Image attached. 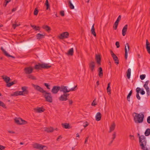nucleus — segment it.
I'll return each mask as SVG.
<instances>
[{
  "label": "nucleus",
  "instance_id": "obj_1",
  "mask_svg": "<svg viewBox=\"0 0 150 150\" xmlns=\"http://www.w3.org/2000/svg\"><path fill=\"white\" fill-rule=\"evenodd\" d=\"M135 115L134 117V120L136 123H139L143 122L144 118V115L142 113L138 114L135 112Z\"/></svg>",
  "mask_w": 150,
  "mask_h": 150
},
{
  "label": "nucleus",
  "instance_id": "obj_2",
  "mask_svg": "<svg viewBox=\"0 0 150 150\" xmlns=\"http://www.w3.org/2000/svg\"><path fill=\"white\" fill-rule=\"evenodd\" d=\"M139 143L141 149L142 150L145 149V146L146 144V137L144 135H141L139 137Z\"/></svg>",
  "mask_w": 150,
  "mask_h": 150
},
{
  "label": "nucleus",
  "instance_id": "obj_3",
  "mask_svg": "<svg viewBox=\"0 0 150 150\" xmlns=\"http://www.w3.org/2000/svg\"><path fill=\"white\" fill-rule=\"evenodd\" d=\"M51 67V66L48 65L47 64L44 63L41 64L40 63H38V64L35 65L34 66V69L36 70L40 69L41 68L48 69Z\"/></svg>",
  "mask_w": 150,
  "mask_h": 150
},
{
  "label": "nucleus",
  "instance_id": "obj_4",
  "mask_svg": "<svg viewBox=\"0 0 150 150\" xmlns=\"http://www.w3.org/2000/svg\"><path fill=\"white\" fill-rule=\"evenodd\" d=\"M77 87V85L75 86L74 88H71L70 89H68L67 87L64 86H60V91L61 92H63L64 93H69L70 91H74L76 90V88Z\"/></svg>",
  "mask_w": 150,
  "mask_h": 150
},
{
  "label": "nucleus",
  "instance_id": "obj_5",
  "mask_svg": "<svg viewBox=\"0 0 150 150\" xmlns=\"http://www.w3.org/2000/svg\"><path fill=\"white\" fill-rule=\"evenodd\" d=\"M43 95L46 101L50 103L52 102V97L50 93L47 92L46 91V92H45Z\"/></svg>",
  "mask_w": 150,
  "mask_h": 150
},
{
  "label": "nucleus",
  "instance_id": "obj_6",
  "mask_svg": "<svg viewBox=\"0 0 150 150\" xmlns=\"http://www.w3.org/2000/svg\"><path fill=\"white\" fill-rule=\"evenodd\" d=\"M15 122L18 125H24L27 123V121L23 120L21 118L16 117L14 119Z\"/></svg>",
  "mask_w": 150,
  "mask_h": 150
},
{
  "label": "nucleus",
  "instance_id": "obj_7",
  "mask_svg": "<svg viewBox=\"0 0 150 150\" xmlns=\"http://www.w3.org/2000/svg\"><path fill=\"white\" fill-rule=\"evenodd\" d=\"M32 85L34 89L40 92L43 94L45 92H46L42 88L39 86L36 85L34 84H32Z\"/></svg>",
  "mask_w": 150,
  "mask_h": 150
},
{
  "label": "nucleus",
  "instance_id": "obj_8",
  "mask_svg": "<svg viewBox=\"0 0 150 150\" xmlns=\"http://www.w3.org/2000/svg\"><path fill=\"white\" fill-rule=\"evenodd\" d=\"M33 148L34 149H36L40 150L44 149V147H46V148H47L46 146L38 144V143H35L33 144ZM44 149L46 150V149Z\"/></svg>",
  "mask_w": 150,
  "mask_h": 150
},
{
  "label": "nucleus",
  "instance_id": "obj_9",
  "mask_svg": "<svg viewBox=\"0 0 150 150\" xmlns=\"http://www.w3.org/2000/svg\"><path fill=\"white\" fill-rule=\"evenodd\" d=\"M24 70L25 74H29L33 72V68L31 66H30L25 68Z\"/></svg>",
  "mask_w": 150,
  "mask_h": 150
},
{
  "label": "nucleus",
  "instance_id": "obj_10",
  "mask_svg": "<svg viewBox=\"0 0 150 150\" xmlns=\"http://www.w3.org/2000/svg\"><path fill=\"white\" fill-rule=\"evenodd\" d=\"M69 33L67 32L62 33L59 36V38L61 39L65 38H67L69 37Z\"/></svg>",
  "mask_w": 150,
  "mask_h": 150
},
{
  "label": "nucleus",
  "instance_id": "obj_11",
  "mask_svg": "<svg viewBox=\"0 0 150 150\" xmlns=\"http://www.w3.org/2000/svg\"><path fill=\"white\" fill-rule=\"evenodd\" d=\"M129 50V46L128 43H126L125 45V58L126 60L127 59L128 53Z\"/></svg>",
  "mask_w": 150,
  "mask_h": 150
},
{
  "label": "nucleus",
  "instance_id": "obj_12",
  "mask_svg": "<svg viewBox=\"0 0 150 150\" xmlns=\"http://www.w3.org/2000/svg\"><path fill=\"white\" fill-rule=\"evenodd\" d=\"M60 86H54L53 87L51 92L53 94H57L60 91Z\"/></svg>",
  "mask_w": 150,
  "mask_h": 150
},
{
  "label": "nucleus",
  "instance_id": "obj_13",
  "mask_svg": "<svg viewBox=\"0 0 150 150\" xmlns=\"http://www.w3.org/2000/svg\"><path fill=\"white\" fill-rule=\"evenodd\" d=\"M110 53L112 56V57L113 59L115 61V63L116 64H118L119 63V60L117 57L115 55V54L113 53L112 51V50L110 51Z\"/></svg>",
  "mask_w": 150,
  "mask_h": 150
},
{
  "label": "nucleus",
  "instance_id": "obj_14",
  "mask_svg": "<svg viewBox=\"0 0 150 150\" xmlns=\"http://www.w3.org/2000/svg\"><path fill=\"white\" fill-rule=\"evenodd\" d=\"M95 62L94 61L91 62L89 64V68L92 72H93L95 67Z\"/></svg>",
  "mask_w": 150,
  "mask_h": 150
},
{
  "label": "nucleus",
  "instance_id": "obj_15",
  "mask_svg": "<svg viewBox=\"0 0 150 150\" xmlns=\"http://www.w3.org/2000/svg\"><path fill=\"white\" fill-rule=\"evenodd\" d=\"M95 59L97 64L98 65H101V57L100 54H96Z\"/></svg>",
  "mask_w": 150,
  "mask_h": 150
},
{
  "label": "nucleus",
  "instance_id": "obj_16",
  "mask_svg": "<svg viewBox=\"0 0 150 150\" xmlns=\"http://www.w3.org/2000/svg\"><path fill=\"white\" fill-rule=\"evenodd\" d=\"M1 50L4 53V55L8 57H11L13 58H15V57L13 56H11L2 47H1Z\"/></svg>",
  "mask_w": 150,
  "mask_h": 150
},
{
  "label": "nucleus",
  "instance_id": "obj_17",
  "mask_svg": "<svg viewBox=\"0 0 150 150\" xmlns=\"http://www.w3.org/2000/svg\"><path fill=\"white\" fill-rule=\"evenodd\" d=\"M34 110L36 112L38 113L43 112L45 110V109H44L42 107L40 108L38 107L36 108H34Z\"/></svg>",
  "mask_w": 150,
  "mask_h": 150
},
{
  "label": "nucleus",
  "instance_id": "obj_18",
  "mask_svg": "<svg viewBox=\"0 0 150 150\" xmlns=\"http://www.w3.org/2000/svg\"><path fill=\"white\" fill-rule=\"evenodd\" d=\"M66 95L64 93L61 96L59 97V100L61 101H66L68 100V98L66 97Z\"/></svg>",
  "mask_w": 150,
  "mask_h": 150
},
{
  "label": "nucleus",
  "instance_id": "obj_19",
  "mask_svg": "<svg viewBox=\"0 0 150 150\" xmlns=\"http://www.w3.org/2000/svg\"><path fill=\"white\" fill-rule=\"evenodd\" d=\"M146 47L148 52L150 54V44L147 40H146Z\"/></svg>",
  "mask_w": 150,
  "mask_h": 150
},
{
  "label": "nucleus",
  "instance_id": "obj_20",
  "mask_svg": "<svg viewBox=\"0 0 150 150\" xmlns=\"http://www.w3.org/2000/svg\"><path fill=\"white\" fill-rule=\"evenodd\" d=\"M127 27L128 25L127 24H126L123 28L122 31V33L123 36H125L126 34V32L127 29Z\"/></svg>",
  "mask_w": 150,
  "mask_h": 150
},
{
  "label": "nucleus",
  "instance_id": "obj_21",
  "mask_svg": "<svg viewBox=\"0 0 150 150\" xmlns=\"http://www.w3.org/2000/svg\"><path fill=\"white\" fill-rule=\"evenodd\" d=\"M102 115L100 112H98L96 114V119L97 121H99L100 120Z\"/></svg>",
  "mask_w": 150,
  "mask_h": 150
},
{
  "label": "nucleus",
  "instance_id": "obj_22",
  "mask_svg": "<svg viewBox=\"0 0 150 150\" xmlns=\"http://www.w3.org/2000/svg\"><path fill=\"white\" fill-rule=\"evenodd\" d=\"M115 125L114 122H113L111 125L110 128V130L109 131V133L111 132L112 131H113L115 128Z\"/></svg>",
  "mask_w": 150,
  "mask_h": 150
},
{
  "label": "nucleus",
  "instance_id": "obj_23",
  "mask_svg": "<svg viewBox=\"0 0 150 150\" xmlns=\"http://www.w3.org/2000/svg\"><path fill=\"white\" fill-rule=\"evenodd\" d=\"M98 76L100 78H102L103 76V71L102 68L100 67L98 68Z\"/></svg>",
  "mask_w": 150,
  "mask_h": 150
},
{
  "label": "nucleus",
  "instance_id": "obj_24",
  "mask_svg": "<svg viewBox=\"0 0 150 150\" xmlns=\"http://www.w3.org/2000/svg\"><path fill=\"white\" fill-rule=\"evenodd\" d=\"M141 90L140 88L139 87H137L136 89V91L137 92L136 97L138 100H140V97L139 94V92Z\"/></svg>",
  "mask_w": 150,
  "mask_h": 150
},
{
  "label": "nucleus",
  "instance_id": "obj_25",
  "mask_svg": "<svg viewBox=\"0 0 150 150\" xmlns=\"http://www.w3.org/2000/svg\"><path fill=\"white\" fill-rule=\"evenodd\" d=\"M27 87L26 86H23L21 88V89L23 90L22 92L25 95H27L28 94V91L27 89Z\"/></svg>",
  "mask_w": 150,
  "mask_h": 150
},
{
  "label": "nucleus",
  "instance_id": "obj_26",
  "mask_svg": "<svg viewBox=\"0 0 150 150\" xmlns=\"http://www.w3.org/2000/svg\"><path fill=\"white\" fill-rule=\"evenodd\" d=\"M17 82V81L16 80H14L13 81L11 82H8V83L6 84V86L8 87H10L11 86L13 85L14 84L16 83Z\"/></svg>",
  "mask_w": 150,
  "mask_h": 150
},
{
  "label": "nucleus",
  "instance_id": "obj_27",
  "mask_svg": "<svg viewBox=\"0 0 150 150\" xmlns=\"http://www.w3.org/2000/svg\"><path fill=\"white\" fill-rule=\"evenodd\" d=\"M54 129L52 127H48L45 128L44 130V131L47 132H53L54 130Z\"/></svg>",
  "mask_w": 150,
  "mask_h": 150
},
{
  "label": "nucleus",
  "instance_id": "obj_28",
  "mask_svg": "<svg viewBox=\"0 0 150 150\" xmlns=\"http://www.w3.org/2000/svg\"><path fill=\"white\" fill-rule=\"evenodd\" d=\"M62 126L65 129H69L70 128V126L69 124L67 123H62Z\"/></svg>",
  "mask_w": 150,
  "mask_h": 150
},
{
  "label": "nucleus",
  "instance_id": "obj_29",
  "mask_svg": "<svg viewBox=\"0 0 150 150\" xmlns=\"http://www.w3.org/2000/svg\"><path fill=\"white\" fill-rule=\"evenodd\" d=\"M94 24L93 26H92L91 29V34L93 35L94 36L96 37V34L95 32V29L94 27Z\"/></svg>",
  "mask_w": 150,
  "mask_h": 150
},
{
  "label": "nucleus",
  "instance_id": "obj_30",
  "mask_svg": "<svg viewBox=\"0 0 150 150\" xmlns=\"http://www.w3.org/2000/svg\"><path fill=\"white\" fill-rule=\"evenodd\" d=\"M30 26L33 28L35 31L40 30V27L39 26H36L35 25H33L31 24H30Z\"/></svg>",
  "mask_w": 150,
  "mask_h": 150
},
{
  "label": "nucleus",
  "instance_id": "obj_31",
  "mask_svg": "<svg viewBox=\"0 0 150 150\" xmlns=\"http://www.w3.org/2000/svg\"><path fill=\"white\" fill-rule=\"evenodd\" d=\"M45 35L41 34L40 33H38L36 35V37L37 39L40 40L42 38H44Z\"/></svg>",
  "mask_w": 150,
  "mask_h": 150
},
{
  "label": "nucleus",
  "instance_id": "obj_32",
  "mask_svg": "<svg viewBox=\"0 0 150 150\" xmlns=\"http://www.w3.org/2000/svg\"><path fill=\"white\" fill-rule=\"evenodd\" d=\"M2 77L3 79L4 80V81L6 83H8L10 81V78L9 77L7 76L4 77V76H2Z\"/></svg>",
  "mask_w": 150,
  "mask_h": 150
},
{
  "label": "nucleus",
  "instance_id": "obj_33",
  "mask_svg": "<svg viewBox=\"0 0 150 150\" xmlns=\"http://www.w3.org/2000/svg\"><path fill=\"white\" fill-rule=\"evenodd\" d=\"M131 74V69L130 68L128 69L127 72V77L129 79L130 78Z\"/></svg>",
  "mask_w": 150,
  "mask_h": 150
},
{
  "label": "nucleus",
  "instance_id": "obj_34",
  "mask_svg": "<svg viewBox=\"0 0 150 150\" xmlns=\"http://www.w3.org/2000/svg\"><path fill=\"white\" fill-rule=\"evenodd\" d=\"M110 83L109 82L108 83V84L107 87V93H108V95L110 94V91H111V88L110 87Z\"/></svg>",
  "mask_w": 150,
  "mask_h": 150
},
{
  "label": "nucleus",
  "instance_id": "obj_35",
  "mask_svg": "<svg viewBox=\"0 0 150 150\" xmlns=\"http://www.w3.org/2000/svg\"><path fill=\"white\" fill-rule=\"evenodd\" d=\"M73 53H74L73 48H72L69 50L67 53V54L68 55H70L71 56H72L73 54Z\"/></svg>",
  "mask_w": 150,
  "mask_h": 150
},
{
  "label": "nucleus",
  "instance_id": "obj_36",
  "mask_svg": "<svg viewBox=\"0 0 150 150\" xmlns=\"http://www.w3.org/2000/svg\"><path fill=\"white\" fill-rule=\"evenodd\" d=\"M144 134L145 136H148L150 134V129L147 128L146 129L144 132Z\"/></svg>",
  "mask_w": 150,
  "mask_h": 150
},
{
  "label": "nucleus",
  "instance_id": "obj_37",
  "mask_svg": "<svg viewBox=\"0 0 150 150\" xmlns=\"http://www.w3.org/2000/svg\"><path fill=\"white\" fill-rule=\"evenodd\" d=\"M116 133L115 132H114L112 134V140L111 141L110 143L109 144V145H110L112 143L113 140L116 138Z\"/></svg>",
  "mask_w": 150,
  "mask_h": 150
},
{
  "label": "nucleus",
  "instance_id": "obj_38",
  "mask_svg": "<svg viewBox=\"0 0 150 150\" xmlns=\"http://www.w3.org/2000/svg\"><path fill=\"white\" fill-rule=\"evenodd\" d=\"M27 76L28 78L33 80H36L37 79L34 76L31 74H29Z\"/></svg>",
  "mask_w": 150,
  "mask_h": 150
},
{
  "label": "nucleus",
  "instance_id": "obj_39",
  "mask_svg": "<svg viewBox=\"0 0 150 150\" xmlns=\"http://www.w3.org/2000/svg\"><path fill=\"white\" fill-rule=\"evenodd\" d=\"M68 5L70 8L71 9H74V7L73 4L72 3L71 1L70 0L68 1Z\"/></svg>",
  "mask_w": 150,
  "mask_h": 150
},
{
  "label": "nucleus",
  "instance_id": "obj_40",
  "mask_svg": "<svg viewBox=\"0 0 150 150\" xmlns=\"http://www.w3.org/2000/svg\"><path fill=\"white\" fill-rule=\"evenodd\" d=\"M132 91L131 90L130 92H129V93L127 97V100L129 102L130 101V98L131 96L132 95Z\"/></svg>",
  "mask_w": 150,
  "mask_h": 150
},
{
  "label": "nucleus",
  "instance_id": "obj_41",
  "mask_svg": "<svg viewBox=\"0 0 150 150\" xmlns=\"http://www.w3.org/2000/svg\"><path fill=\"white\" fill-rule=\"evenodd\" d=\"M45 5H46L47 7V10H48L49 9H50V4H49L48 0H46L45 3Z\"/></svg>",
  "mask_w": 150,
  "mask_h": 150
},
{
  "label": "nucleus",
  "instance_id": "obj_42",
  "mask_svg": "<svg viewBox=\"0 0 150 150\" xmlns=\"http://www.w3.org/2000/svg\"><path fill=\"white\" fill-rule=\"evenodd\" d=\"M43 28L47 31H50L51 30L50 28L47 25L44 26Z\"/></svg>",
  "mask_w": 150,
  "mask_h": 150
},
{
  "label": "nucleus",
  "instance_id": "obj_43",
  "mask_svg": "<svg viewBox=\"0 0 150 150\" xmlns=\"http://www.w3.org/2000/svg\"><path fill=\"white\" fill-rule=\"evenodd\" d=\"M0 106H2L4 108H6L5 104L2 101L0 100Z\"/></svg>",
  "mask_w": 150,
  "mask_h": 150
},
{
  "label": "nucleus",
  "instance_id": "obj_44",
  "mask_svg": "<svg viewBox=\"0 0 150 150\" xmlns=\"http://www.w3.org/2000/svg\"><path fill=\"white\" fill-rule=\"evenodd\" d=\"M134 59H132L131 60V62L129 64V67L131 69L133 68V65L134 64Z\"/></svg>",
  "mask_w": 150,
  "mask_h": 150
},
{
  "label": "nucleus",
  "instance_id": "obj_45",
  "mask_svg": "<svg viewBox=\"0 0 150 150\" xmlns=\"http://www.w3.org/2000/svg\"><path fill=\"white\" fill-rule=\"evenodd\" d=\"M38 9L37 8H35L34 12V14L36 16L38 15Z\"/></svg>",
  "mask_w": 150,
  "mask_h": 150
},
{
  "label": "nucleus",
  "instance_id": "obj_46",
  "mask_svg": "<svg viewBox=\"0 0 150 150\" xmlns=\"http://www.w3.org/2000/svg\"><path fill=\"white\" fill-rule=\"evenodd\" d=\"M44 85L48 89L50 90V85H49L48 83H45L44 84Z\"/></svg>",
  "mask_w": 150,
  "mask_h": 150
},
{
  "label": "nucleus",
  "instance_id": "obj_47",
  "mask_svg": "<svg viewBox=\"0 0 150 150\" xmlns=\"http://www.w3.org/2000/svg\"><path fill=\"white\" fill-rule=\"evenodd\" d=\"M11 1V0H6L5 1V4H4V7H6V5L8 3Z\"/></svg>",
  "mask_w": 150,
  "mask_h": 150
},
{
  "label": "nucleus",
  "instance_id": "obj_48",
  "mask_svg": "<svg viewBox=\"0 0 150 150\" xmlns=\"http://www.w3.org/2000/svg\"><path fill=\"white\" fill-rule=\"evenodd\" d=\"M146 77V75L145 74H142L140 76V77L141 80H143Z\"/></svg>",
  "mask_w": 150,
  "mask_h": 150
},
{
  "label": "nucleus",
  "instance_id": "obj_49",
  "mask_svg": "<svg viewBox=\"0 0 150 150\" xmlns=\"http://www.w3.org/2000/svg\"><path fill=\"white\" fill-rule=\"evenodd\" d=\"M147 94L148 96H149L150 95V89L149 88H147L146 89Z\"/></svg>",
  "mask_w": 150,
  "mask_h": 150
},
{
  "label": "nucleus",
  "instance_id": "obj_50",
  "mask_svg": "<svg viewBox=\"0 0 150 150\" xmlns=\"http://www.w3.org/2000/svg\"><path fill=\"white\" fill-rule=\"evenodd\" d=\"M11 96H19L18 93V91H17L15 92H14V93Z\"/></svg>",
  "mask_w": 150,
  "mask_h": 150
},
{
  "label": "nucleus",
  "instance_id": "obj_51",
  "mask_svg": "<svg viewBox=\"0 0 150 150\" xmlns=\"http://www.w3.org/2000/svg\"><path fill=\"white\" fill-rule=\"evenodd\" d=\"M20 24L18 25L15 23L12 25V27L14 29H15L16 27L18 26Z\"/></svg>",
  "mask_w": 150,
  "mask_h": 150
},
{
  "label": "nucleus",
  "instance_id": "obj_52",
  "mask_svg": "<svg viewBox=\"0 0 150 150\" xmlns=\"http://www.w3.org/2000/svg\"><path fill=\"white\" fill-rule=\"evenodd\" d=\"M115 45L117 46V48H118L120 47V43L119 42L117 41L115 43Z\"/></svg>",
  "mask_w": 150,
  "mask_h": 150
},
{
  "label": "nucleus",
  "instance_id": "obj_53",
  "mask_svg": "<svg viewBox=\"0 0 150 150\" xmlns=\"http://www.w3.org/2000/svg\"><path fill=\"white\" fill-rule=\"evenodd\" d=\"M60 14L62 16H64V11H62L60 12Z\"/></svg>",
  "mask_w": 150,
  "mask_h": 150
},
{
  "label": "nucleus",
  "instance_id": "obj_54",
  "mask_svg": "<svg viewBox=\"0 0 150 150\" xmlns=\"http://www.w3.org/2000/svg\"><path fill=\"white\" fill-rule=\"evenodd\" d=\"M5 147L2 145H0V149L1 150H3L5 149Z\"/></svg>",
  "mask_w": 150,
  "mask_h": 150
},
{
  "label": "nucleus",
  "instance_id": "obj_55",
  "mask_svg": "<svg viewBox=\"0 0 150 150\" xmlns=\"http://www.w3.org/2000/svg\"><path fill=\"white\" fill-rule=\"evenodd\" d=\"M140 91V93L142 95H143L145 94V92L143 89H141Z\"/></svg>",
  "mask_w": 150,
  "mask_h": 150
},
{
  "label": "nucleus",
  "instance_id": "obj_56",
  "mask_svg": "<svg viewBox=\"0 0 150 150\" xmlns=\"http://www.w3.org/2000/svg\"><path fill=\"white\" fill-rule=\"evenodd\" d=\"M19 95H25L22 91H18Z\"/></svg>",
  "mask_w": 150,
  "mask_h": 150
},
{
  "label": "nucleus",
  "instance_id": "obj_57",
  "mask_svg": "<svg viewBox=\"0 0 150 150\" xmlns=\"http://www.w3.org/2000/svg\"><path fill=\"white\" fill-rule=\"evenodd\" d=\"M147 121L148 124H150V116H149L148 117Z\"/></svg>",
  "mask_w": 150,
  "mask_h": 150
},
{
  "label": "nucleus",
  "instance_id": "obj_58",
  "mask_svg": "<svg viewBox=\"0 0 150 150\" xmlns=\"http://www.w3.org/2000/svg\"><path fill=\"white\" fill-rule=\"evenodd\" d=\"M118 25L117 24H115L114 23L113 27L115 30H116L117 29Z\"/></svg>",
  "mask_w": 150,
  "mask_h": 150
},
{
  "label": "nucleus",
  "instance_id": "obj_59",
  "mask_svg": "<svg viewBox=\"0 0 150 150\" xmlns=\"http://www.w3.org/2000/svg\"><path fill=\"white\" fill-rule=\"evenodd\" d=\"M121 16L119 15V16L118 17L116 21L119 22L120 20H121Z\"/></svg>",
  "mask_w": 150,
  "mask_h": 150
},
{
  "label": "nucleus",
  "instance_id": "obj_60",
  "mask_svg": "<svg viewBox=\"0 0 150 150\" xmlns=\"http://www.w3.org/2000/svg\"><path fill=\"white\" fill-rule=\"evenodd\" d=\"M73 86V83H72V82L70 83V84L69 85V87H70L71 88H73V87H72Z\"/></svg>",
  "mask_w": 150,
  "mask_h": 150
},
{
  "label": "nucleus",
  "instance_id": "obj_61",
  "mask_svg": "<svg viewBox=\"0 0 150 150\" xmlns=\"http://www.w3.org/2000/svg\"><path fill=\"white\" fill-rule=\"evenodd\" d=\"M84 123L86 124H85V125H83V126L84 127H86L88 126V125H89V124L87 121H86V122Z\"/></svg>",
  "mask_w": 150,
  "mask_h": 150
},
{
  "label": "nucleus",
  "instance_id": "obj_62",
  "mask_svg": "<svg viewBox=\"0 0 150 150\" xmlns=\"http://www.w3.org/2000/svg\"><path fill=\"white\" fill-rule=\"evenodd\" d=\"M96 100V99H95L93 101V102H92V104H91V105H92V106H95L96 105V104H95V100Z\"/></svg>",
  "mask_w": 150,
  "mask_h": 150
},
{
  "label": "nucleus",
  "instance_id": "obj_63",
  "mask_svg": "<svg viewBox=\"0 0 150 150\" xmlns=\"http://www.w3.org/2000/svg\"><path fill=\"white\" fill-rule=\"evenodd\" d=\"M129 137H130V138L131 139H133V140H134V137L133 135H129Z\"/></svg>",
  "mask_w": 150,
  "mask_h": 150
},
{
  "label": "nucleus",
  "instance_id": "obj_64",
  "mask_svg": "<svg viewBox=\"0 0 150 150\" xmlns=\"http://www.w3.org/2000/svg\"><path fill=\"white\" fill-rule=\"evenodd\" d=\"M69 105H72L73 103V101L71 100H69Z\"/></svg>",
  "mask_w": 150,
  "mask_h": 150
}]
</instances>
